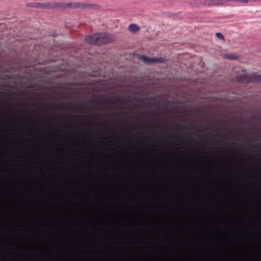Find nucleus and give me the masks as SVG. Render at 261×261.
I'll list each match as a JSON object with an SVG mask.
<instances>
[{"label": "nucleus", "mask_w": 261, "mask_h": 261, "mask_svg": "<svg viewBox=\"0 0 261 261\" xmlns=\"http://www.w3.org/2000/svg\"><path fill=\"white\" fill-rule=\"evenodd\" d=\"M237 164L236 168H238L240 170L251 175H261V166H257L253 164H248L247 166L240 162L236 161Z\"/></svg>", "instance_id": "obj_1"}, {"label": "nucleus", "mask_w": 261, "mask_h": 261, "mask_svg": "<svg viewBox=\"0 0 261 261\" xmlns=\"http://www.w3.org/2000/svg\"><path fill=\"white\" fill-rule=\"evenodd\" d=\"M238 82L243 83H259L261 82V76L256 74L251 75L244 74L237 77Z\"/></svg>", "instance_id": "obj_2"}, {"label": "nucleus", "mask_w": 261, "mask_h": 261, "mask_svg": "<svg viewBox=\"0 0 261 261\" xmlns=\"http://www.w3.org/2000/svg\"><path fill=\"white\" fill-rule=\"evenodd\" d=\"M97 39V45H101L110 43L115 40V37L113 35L106 33L96 34Z\"/></svg>", "instance_id": "obj_3"}, {"label": "nucleus", "mask_w": 261, "mask_h": 261, "mask_svg": "<svg viewBox=\"0 0 261 261\" xmlns=\"http://www.w3.org/2000/svg\"><path fill=\"white\" fill-rule=\"evenodd\" d=\"M139 59L140 61L147 64H150L153 63H162L164 62V59L161 58L154 57L149 58L145 56H140L139 57Z\"/></svg>", "instance_id": "obj_4"}, {"label": "nucleus", "mask_w": 261, "mask_h": 261, "mask_svg": "<svg viewBox=\"0 0 261 261\" xmlns=\"http://www.w3.org/2000/svg\"><path fill=\"white\" fill-rule=\"evenodd\" d=\"M96 38H97L96 34H93L92 35L87 36L85 38V40L86 42H87V43H88L89 44H96L97 45V39H96Z\"/></svg>", "instance_id": "obj_5"}, {"label": "nucleus", "mask_w": 261, "mask_h": 261, "mask_svg": "<svg viewBox=\"0 0 261 261\" xmlns=\"http://www.w3.org/2000/svg\"><path fill=\"white\" fill-rule=\"evenodd\" d=\"M56 132L57 133L56 136L57 137H61V135H62L63 136H66V135H69L72 134L74 136H77V133L76 132L72 133L71 132L64 131V130H63L61 129L56 130Z\"/></svg>", "instance_id": "obj_6"}, {"label": "nucleus", "mask_w": 261, "mask_h": 261, "mask_svg": "<svg viewBox=\"0 0 261 261\" xmlns=\"http://www.w3.org/2000/svg\"><path fill=\"white\" fill-rule=\"evenodd\" d=\"M128 30L130 32L135 33L139 30V28L135 24H130L128 26Z\"/></svg>", "instance_id": "obj_7"}, {"label": "nucleus", "mask_w": 261, "mask_h": 261, "mask_svg": "<svg viewBox=\"0 0 261 261\" xmlns=\"http://www.w3.org/2000/svg\"><path fill=\"white\" fill-rule=\"evenodd\" d=\"M68 6L71 7L72 8H86L88 6L85 5V4H80L77 3H75L73 4H69L67 5Z\"/></svg>", "instance_id": "obj_8"}, {"label": "nucleus", "mask_w": 261, "mask_h": 261, "mask_svg": "<svg viewBox=\"0 0 261 261\" xmlns=\"http://www.w3.org/2000/svg\"><path fill=\"white\" fill-rule=\"evenodd\" d=\"M109 169L111 171H119L121 169V166L118 164H115L109 167Z\"/></svg>", "instance_id": "obj_9"}, {"label": "nucleus", "mask_w": 261, "mask_h": 261, "mask_svg": "<svg viewBox=\"0 0 261 261\" xmlns=\"http://www.w3.org/2000/svg\"><path fill=\"white\" fill-rule=\"evenodd\" d=\"M171 156L172 157H177V156H182L183 158H189V155L188 154H185V153H174V154H172L171 155Z\"/></svg>", "instance_id": "obj_10"}, {"label": "nucleus", "mask_w": 261, "mask_h": 261, "mask_svg": "<svg viewBox=\"0 0 261 261\" xmlns=\"http://www.w3.org/2000/svg\"><path fill=\"white\" fill-rule=\"evenodd\" d=\"M101 166H105V165L102 163V162L99 159H96V165L94 166V168H99Z\"/></svg>", "instance_id": "obj_11"}, {"label": "nucleus", "mask_w": 261, "mask_h": 261, "mask_svg": "<svg viewBox=\"0 0 261 261\" xmlns=\"http://www.w3.org/2000/svg\"><path fill=\"white\" fill-rule=\"evenodd\" d=\"M48 4H35L32 5V6L35 7H48Z\"/></svg>", "instance_id": "obj_12"}, {"label": "nucleus", "mask_w": 261, "mask_h": 261, "mask_svg": "<svg viewBox=\"0 0 261 261\" xmlns=\"http://www.w3.org/2000/svg\"><path fill=\"white\" fill-rule=\"evenodd\" d=\"M216 36L219 39L221 40H224V37L223 35V34L221 33H216Z\"/></svg>", "instance_id": "obj_13"}, {"label": "nucleus", "mask_w": 261, "mask_h": 261, "mask_svg": "<svg viewBox=\"0 0 261 261\" xmlns=\"http://www.w3.org/2000/svg\"><path fill=\"white\" fill-rule=\"evenodd\" d=\"M236 153L239 155H241V156L244 155V154H243L244 150H241V149L237 150L236 151Z\"/></svg>", "instance_id": "obj_14"}, {"label": "nucleus", "mask_w": 261, "mask_h": 261, "mask_svg": "<svg viewBox=\"0 0 261 261\" xmlns=\"http://www.w3.org/2000/svg\"><path fill=\"white\" fill-rule=\"evenodd\" d=\"M237 2L243 4H246L248 2V0H237Z\"/></svg>", "instance_id": "obj_15"}, {"label": "nucleus", "mask_w": 261, "mask_h": 261, "mask_svg": "<svg viewBox=\"0 0 261 261\" xmlns=\"http://www.w3.org/2000/svg\"><path fill=\"white\" fill-rule=\"evenodd\" d=\"M181 166L185 169H188L189 168V167L187 164H182Z\"/></svg>", "instance_id": "obj_16"}, {"label": "nucleus", "mask_w": 261, "mask_h": 261, "mask_svg": "<svg viewBox=\"0 0 261 261\" xmlns=\"http://www.w3.org/2000/svg\"><path fill=\"white\" fill-rule=\"evenodd\" d=\"M228 58L229 59H234V58L233 57L232 55H228Z\"/></svg>", "instance_id": "obj_17"}, {"label": "nucleus", "mask_w": 261, "mask_h": 261, "mask_svg": "<svg viewBox=\"0 0 261 261\" xmlns=\"http://www.w3.org/2000/svg\"><path fill=\"white\" fill-rule=\"evenodd\" d=\"M130 144L133 146H135V147H138L139 145L138 144H136V143H131Z\"/></svg>", "instance_id": "obj_18"}, {"label": "nucleus", "mask_w": 261, "mask_h": 261, "mask_svg": "<svg viewBox=\"0 0 261 261\" xmlns=\"http://www.w3.org/2000/svg\"><path fill=\"white\" fill-rule=\"evenodd\" d=\"M86 134H87V132H83L82 133V135H83V136H85V137H87L86 136Z\"/></svg>", "instance_id": "obj_19"}, {"label": "nucleus", "mask_w": 261, "mask_h": 261, "mask_svg": "<svg viewBox=\"0 0 261 261\" xmlns=\"http://www.w3.org/2000/svg\"><path fill=\"white\" fill-rule=\"evenodd\" d=\"M143 145H144V146H153V145H148V144H143Z\"/></svg>", "instance_id": "obj_20"}, {"label": "nucleus", "mask_w": 261, "mask_h": 261, "mask_svg": "<svg viewBox=\"0 0 261 261\" xmlns=\"http://www.w3.org/2000/svg\"><path fill=\"white\" fill-rule=\"evenodd\" d=\"M11 127V126L10 125H9V126H8V128L9 129H10Z\"/></svg>", "instance_id": "obj_21"}, {"label": "nucleus", "mask_w": 261, "mask_h": 261, "mask_svg": "<svg viewBox=\"0 0 261 261\" xmlns=\"http://www.w3.org/2000/svg\"><path fill=\"white\" fill-rule=\"evenodd\" d=\"M193 167L195 168L196 167V165H193Z\"/></svg>", "instance_id": "obj_22"}, {"label": "nucleus", "mask_w": 261, "mask_h": 261, "mask_svg": "<svg viewBox=\"0 0 261 261\" xmlns=\"http://www.w3.org/2000/svg\"><path fill=\"white\" fill-rule=\"evenodd\" d=\"M40 130H41V129H38V133H40Z\"/></svg>", "instance_id": "obj_23"}, {"label": "nucleus", "mask_w": 261, "mask_h": 261, "mask_svg": "<svg viewBox=\"0 0 261 261\" xmlns=\"http://www.w3.org/2000/svg\"><path fill=\"white\" fill-rule=\"evenodd\" d=\"M85 143H86V144H89V143H88V142H85Z\"/></svg>", "instance_id": "obj_24"}, {"label": "nucleus", "mask_w": 261, "mask_h": 261, "mask_svg": "<svg viewBox=\"0 0 261 261\" xmlns=\"http://www.w3.org/2000/svg\"><path fill=\"white\" fill-rule=\"evenodd\" d=\"M224 148H220V149H222V150H223Z\"/></svg>", "instance_id": "obj_25"}]
</instances>
